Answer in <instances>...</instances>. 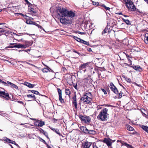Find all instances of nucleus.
I'll list each match as a JSON object with an SVG mask.
<instances>
[{"instance_id":"obj_1","label":"nucleus","mask_w":148,"mask_h":148,"mask_svg":"<svg viewBox=\"0 0 148 148\" xmlns=\"http://www.w3.org/2000/svg\"><path fill=\"white\" fill-rule=\"evenodd\" d=\"M75 16V12L71 11H68L63 8L59 7L57 9L56 17L58 18L66 16L72 17H74Z\"/></svg>"},{"instance_id":"obj_2","label":"nucleus","mask_w":148,"mask_h":148,"mask_svg":"<svg viewBox=\"0 0 148 148\" xmlns=\"http://www.w3.org/2000/svg\"><path fill=\"white\" fill-rule=\"evenodd\" d=\"M108 111V109L106 108H103L99 112V114L97 116V119L102 121L107 120L108 119V115L107 113Z\"/></svg>"},{"instance_id":"obj_3","label":"nucleus","mask_w":148,"mask_h":148,"mask_svg":"<svg viewBox=\"0 0 148 148\" xmlns=\"http://www.w3.org/2000/svg\"><path fill=\"white\" fill-rule=\"evenodd\" d=\"M80 100L81 101H82L85 104H91L92 103V99H90L89 97H87L84 95H83V97L81 98Z\"/></svg>"},{"instance_id":"obj_4","label":"nucleus","mask_w":148,"mask_h":148,"mask_svg":"<svg viewBox=\"0 0 148 148\" xmlns=\"http://www.w3.org/2000/svg\"><path fill=\"white\" fill-rule=\"evenodd\" d=\"M79 117L81 121L85 123H88L90 121V119L89 116L80 115Z\"/></svg>"},{"instance_id":"obj_5","label":"nucleus","mask_w":148,"mask_h":148,"mask_svg":"<svg viewBox=\"0 0 148 148\" xmlns=\"http://www.w3.org/2000/svg\"><path fill=\"white\" fill-rule=\"evenodd\" d=\"M112 140L109 138H105L103 141V142L106 144L108 147H110L112 145Z\"/></svg>"},{"instance_id":"obj_6","label":"nucleus","mask_w":148,"mask_h":148,"mask_svg":"<svg viewBox=\"0 0 148 148\" xmlns=\"http://www.w3.org/2000/svg\"><path fill=\"white\" fill-rule=\"evenodd\" d=\"M13 47H16L18 48L25 49L28 47V45H27L22 44L20 43H16L15 45Z\"/></svg>"},{"instance_id":"obj_7","label":"nucleus","mask_w":148,"mask_h":148,"mask_svg":"<svg viewBox=\"0 0 148 148\" xmlns=\"http://www.w3.org/2000/svg\"><path fill=\"white\" fill-rule=\"evenodd\" d=\"M57 90L59 95V100L61 103H63L64 102V101L62 97V91L60 88H58Z\"/></svg>"},{"instance_id":"obj_8","label":"nucleus","mask_w":148,"mask_h":148,"mask_svg":"<svg viewBox=\"0 0 148 148\" xmlns=\"http://www.w3.org/2000/svg\"><path fill=\"white\" fill-rule=\"evenodd\" d=\"M1 95H4L5 96V97H5L4 96H3V97H4L5 99H6V100H8L9 99V98H10V97H9V95L8 93H6L4 91H0V96H1Z\"/></svg>"},{"instance_id":"obj_9","label":"nucleus","mask_w":148,"mask_h":148,"mask_svg":"<svg viewBox=\"0 0 148 148\" xmlns=\"http://www.w3.org/2000/svg\"><path fill=\"white\" fill-rule=\"evenodd\" d=\"M129 7H128L127 8L130 11H134L136 10V8L135 5L132 2V3L130 5Z\"/></svg>"},{"instance_id":"obj_10","label":"nucleus","mask_w":148,"mask_h":148,"mask_svg":"<svg viewBox=\"0 0 148 148\" xmlns=\"http://www.w3.org/2000/svg\"><path fill=\"white\" fill-rule=\"evenodd\" d=\"M60 17L59 18H60V21L61 23L62 24H66L67 23V22L69 20L67 18H61Z\"/></svg>"},{"instance_id":"obj_11","label":"nucleus","mask_w":148,"mask_h":148,"mask_svg":"<svg viewBox=\"0 0 148 148\" xmlns=\"http://www.w3.org/2000/svg\"><path fill=\"white\" fill-rule=\"evenodd\" d=\"M90 63L89 62H88L83 64H82L79 66V69L82 70L84 68H86L88 66V65Z\"/></svg>"},{"instance_id":"obj_12","label":"nucleus","mask_w":148,"mask_h":148,"mask_svg":"<svg viewBox=\"0 0 148 148\" xmlns=\"http://www.w3.org/2000/svg\"><path fill=\"white\" fill-rule=\"evenodd\" d=\"M7 84H8L10 85V86L13 88H14L15 89L18 90V87L16 85L12 83L7 81L6 83Z\"/></svg>"},{"instance_id":"obj_13","label":"nucleus","mask_w":148,"mask_h":148,"mask_svg":"<svg viewBox=\"0 0 148 148\" xmlns=\"http://www.w3.org/2000/svg\"><path fill=\"white\" fill-rule=\"evenodd\" d=\"M132 67L136 71L139 72H141L142 71V69L139 65L134 66Z\"/></svg>"},{"instance_id":"obj_14","label":"nucleus","mask_w":148,"mask_h":148,"mask_svg":"<svg viewBox=\"0 0 148 148\" xmlns=\"http://www.w3.org/2000/svg\"><path fill=\"white\" fill-rule=\"evenodd\" d=\"M24 84L29 88H33L35 86V85L32 84L27 82H25L24 83Z\"/></svg>"},{"instance_id":"obj_15","label":"nucleus","mask_w":148,"mask_h":148,"mask_svg":"<svg viewBox=\"0 0 148 148\" xmlns=\"http://www.w3.org/2000/svg\"><path fill=\"white\" fill-rule=\"evenodd\" d=\"M124 1L125 2L127 8L128 6L129 7V5H130L132 2L131 0H124Z\"/></svg>"},{"instance_id":"obj_16","label":"nucleus","mask_w":148,"mask_h":148,"mask_svg":"<svg viewBox=\"0 0 148 148\" xmlns=\"http://www.w3.org/2000/svg\"><path fill=\"white\" fill-rule=\"evenodd\" d=\"M91 144L88 142H85L83 145V148H89Z\"/></svg>"},{"instance_id":"obj_17","label":"nucleus","mask_w":148,"mask_h":148,"mask_svg":"<svg viewBox=\"0 0 148 148\" xmlns=\"http://www.w3.org/2000/svg\"><path fill=\"white\" fill-rule=\"evenodd\" d=\"M49 128L53 131L55 132L56 133L58 134L60 136L62 135L60 134L59 130L58 129H55V128H53L52 127H49Z\"/></svg>"},{"instance_id":"obj_18","label":"nucleus","mask_w":148,"mask_h":148,"mask_svg":"<svg viewBox=\"0 0 148 148\" xmlns=\"http://www.w3.org/2000/svg\"><path fill=\"white\" fill-rule=\"evenodd\" d=\"M80 129L84 132L87 134V132L88 130L87 129L86 127L84 126H82L81 127Z\"/></svg>"},{"instance_id":"obj_19","label":"nucleus","mask_w":148,"mask_h":148,"mask_svg":"<svg viewBox=\"0 0 148 148\" xmlns=\"http://www.w3.org/2000/svg\"><path fill=\"white\" fill-rule=\"evenodd\" d=\"M84 95L86 97H89L90 99H92V96L91 93L89 92H88L87 93H85Z\"/></svg>"},{"instance_id":"obj_20","label":"nucleus","mask_w":148,"mask_h":148,"mask_svg":"<svg viewBox=\"0 0 148 148\" xmlns=\"http://www.w3.org/2000/svg\"><path fill=\"white\" fill-rule=\"evenodd\" d=\"M36 123L38 124V126L40 127H42L45 125V122L44 121H37Z\"/></svg>"},{"instance_id":"obj_21","label":"nucleus","mask_w":148,"mask_h":148,"mask_svg":"<svg viewBox=\"0 0 148 148\" xmlns=\"http://www.w3.org/2000/svg\"><path fill=\"white\" fill-rule=\"evenodd\" d=\"M96 133V132L93 130H88L87 134H92V135H95Z\"/></svg>"},{"instance_id":"obj_22","label":"nucleus","mask_w":148,"mask_h":148,"mask_svg":"<svg viewBox=\"0 0 148 148\" xmlns=\"http://www.w3.org/2000/svg\"><path fill=\"white\" fill-rule=\"evenodd\" d=\"M27 96L28 98H30L31 99H33V100H35L36 99V97L33 94H32L31 95H27Z\"/></svg>"},{"instance_id":"obj_23","label":"nucleus","mask_w":148,"mask_h":148,"mask_svg":"<svg viewBox=\"0 0 148 148\" xmlns=\"http://www.w3.org/2000/svg\"><path fill=\"white\" fill-rule=\"evenodd\" d=\"M144 42L146 44H148V33H146L145 35Z\"/></svg>"},{"instance_id":"obj_24","label":"nucleus","mask_w":148,"mask_h":148,"mask_svg":"<svg viewBox=\"0 0 148 148\" xmlns=\"http://www.w3.org/2000/svg\"><path fill=\"white\" fill-rule=\"evenodd\" d=\"M141 127L143 130L148 133V127L147 126L143 125H142Z\"/></svg>"},{"instance_id":"obj_25","label":"nucleus","mask_w":148,"mask_h":148,"mask_svg":"<svg viewBox=\"0 0 148 148\" xmlns=\"http://www.w3.org/2000/svg\"><path fill=\"white\" fill-rule=\"evenodd\" d=\"M109 87L112 91H113L114 89L116 88V87L112 82L110 83Z\"/></svg>"},{"instance_id":"obj_26","label":"nucleus","mask_w":148,"mask_h":148,"mask_svg":"<svg viewBox=\"0 0 148 148\" xmlns=\"http://www.w3.org/2000/svg\"><path fill=\"white\" fill-rule=\"evenodd\" d=\"M126 128L129 131H132L134 130V128L129 125H127Z\"/></svg>"},{"instance_id":"obj_27","label":"nucleus","mask_w":148,"mask_h":148,"mask_svg":"<svg viewBox=\"0 0 148 148\" xmlns=\"http://www.w3.org/2000/svg\"><path fill=\"white\" fill-rule=\"evenodd\" d=\"M40 132L41 133H42L44 135L47 137L48 138V134L45 131L42 129H40Z\"/></svg>"},{"instance_id":"obj_28","label":"nucleus","mask_w":148,"mask_h":148,"mask_svg":"<svg viewBox=\"0 0 148 148\" xmlns=\"http://www.w3.org/2000/svg\"><path fill=\"white\" fill-rule=\"evenodd\" d=\"M65 92L66 95H68L69 96L71 93V92L69 88H67L65 89Z\"/></svg>"},{"instance_id":"obj_29","label":"nucleus","mask_w":148,"mask_h":148,"mask_svg":"<svg viewBox=\"0 0 148 148\" xmlns=\"http://www.w3.org/2000/svg\"><path fill=\"white\" fill-rule=\"evenodd\" d=\"M122 77L125 79V80L127 82H131V80L129 78L127 77L125 75H123L122 76Z\"/></svg>"},{"instance_id":"obj_30","label":"nucleus","mask_w":148,"mask_h":148,"mask_svg":"<svg viewBox=\"0 0 148 148\" xmlns=\"http://www.w3.org/2000/svg\"><path fill=\"white\" fill-rule=\"evenodd\" d=\"M31 92L33 93H34L36 95H40L41 96H43V95H41L39 93V92L35 90H31Z\"/></svg>"},{"instance_id":"obj_31","label":"nucleus","mask_w":148,"mask_h":148,"mask_svg":"<svg viewBox=\"0 0 148 148\" xmlns=\"http://www.w3.org/2000/svg\"><path fill=\"white\" fill-rule=\"evenodd\" d=\"M48 68H44L42 70V71L44 73H47L49 71V68L48 67Z\"/></svg>"},{"instance_id":"obj_32","label":"nucleus","mask_w":148,"mask_h":148,"mask_svg":"<svg viewBox=\"0 0 148 148\" xmlns=\"http://www.w3.org/2000/svg\"><path fill=\"white\" fill-rule=\"evenodd\" d=\"M81 43H82L85 45H87L88 46L89 45V43L87 41H86L83 40H82L80 42Z\"/></svg>"},{"instance_id":"obj_33","label":"nucleus","mask_w":148,"mask_h":148,"mask_svg":"<svg viewBox=\"0 0 148 148\" xmlns=\"http://www.w3.org/2000/svg\"><path fill=\"white\" fill-rule=\"evenodd\" d=\"M3 140L4 141H6V142L10 143V142L12 141V140H11L10 139L6 137L4 138Z\"/></svg>"},{"instance_id":"obj_34","label":"nucleus","mask_w":148,"mask_h":148,"mask_svg":"<svg viewBox=\"0 0 148 148\" xmlns=\"http://www.w3.org/2000/svg\"><path fill=\"white\" fill-rule=\"evenodd\" d=\"M73 38L75 40H76L77 41H78L80 42L81 40H82L81 39H80V38H79L75 36H74L73 37Z\"/></svg>"},{"instance_id":"obj_35","label":"nucleus","mask_w":148,"mask_h":148,"mask_svg":"<svg viewBox=\"0 0 148 148\" xmlns=\"http://www.w3.org/2000/svg\"><path fill=\"white\" fill-rule=\"evenodd\" d=\"M33 21L29 20H27L26 23L28 24H34Z\"/></svg>"},{"instance_id":"obj_36","label":"nucleus","mask_w":148,"mask_h":148,"mask_svg":"<svg viewBox=\"0 0 148 148\" xmlns=\"http://www.w3.org/2000/svg\"><path fill=\"white\" fill-rule=\"evenodd\" d=\"M122 19L123 20L124 22H125L126 23L127 25L130 24V21L128 19H125L123 18H122Z\"/></svg>"},{"instance_id":"obj_37","label":"nucleus","mask_w":148,"mask_h":148,"mask_svg":"<svg viewBox=\"0 0 148 148\" xmlns=\"http://www.w3.org/2000/svg\"><path fill=\"white\" fill-rule=\"evenodd\" d=\"M97 144L100 148H101L102 146H103V145H102V143L101 141L97 142Z\"/></svg>"},{"instance_id":"obj_38","label":"nucleus","mask_w":148,"mask_h":148,"mask_svg":"<svg viewBox=\"0 0 148 148\" xmlns=\"http://www.w3.org/2000/svg\"><path fill=\"white\" fill-rule=\"evenodd\" d=\"M34 8H31L30 10L29 11V12L32 13V14L33 13L34 14V15H35V14L36 13V12L34 11Z\"/></svg>"},{"instance_id":"obj_39","label":"nucleus","mask_w":148,"mask_h":148,"mask_svg":"<svg viewBox=\"0 0 148 148\" xmlns=\"http://www.w3.org/2000/svg\"><path fill=\"white\" fill-rule=\"evenodd\" d=\"M75 102H77L76 96L75 95L73 98V103Z\"/></svg>"},{"instance_id":"obj_40","label":"nucleus","mask_w":148,"mask_h":148,"mask_svg":"<svg viewBox=\"0 0 148 148\" xmlns=\"http://www.w3.org/2000/svg\"><path fill=\"white\" fill-rule=\"evenodd\" d=\"M101 6L103 7V8L106 10H109L110 9V8L106 7V5H101Z\"/></svg>"},{"instance_id":"obj_41","label":"nucleus","mask_w":148,"mask_h":148,"mask_svg":"<svg viewBox=\"0 0 148 148\" xmlns=\"http://www.w3.org/2000/svg\"><path fill=\"white\" fill-rule=\"evenodd\" d=\"M15 44H14V43H11L10 44V45H9V46L8 47V48H13V47H13V46H14L15 45Z\"/></svg>"},{"instance_id":"obj_42","label":"nucleus","mask_w":148,"mask_h":148,"mask_svg":"<svg viewBox=\"0 0 148 148\" xmlns=\"http://www.w3.org/2000/svg\"><path fill=\"white\" fill-rule=\"evenodd\" d=\"M108 28L107 27H105L104 30L103 31L102 33V34H105L107 32V31L108 30Z\"/></svg>"},{"instance_id":"obj_43","label":"nucleus","mask_w":148,"mask_h":148,"mask_svg":"<svg viewBox=\"0 0 148 148\" xmlns=\"http://www.w3.org/2000/svg\"><path fill=\"white\" fill-rule=\"evenodd\" d=\"M141 111L142 113L144 114L146 116H147L148 115V114H146L145 113V112H146V111L144 109H142L141 110Z\"/></svg>"},{"instance_id":"obj_44","label":"nucleus","mask_w":148,"mask_h":148,"mask_svg":"<svg viewBox=\"0 0 148 148\" xmlns=\"http://www.w3.org/2000/svg\"><path fill=\"white\" fill-rule=\"evenodd\" d=\"M116 94H117L118 93V91L116 87L112 91Z\"/></svg>"},{"instance_id":"obj_45","label":"nucleus","mask_w":148,"mask_h":148,"mask_svg":"<svg viewBox=\"0 0 148 148\" xmlns=\"http://www.w3.org/2000/svg\"><path fill=\"white\" fill-rule=\"evenodd\" d=\"M6 32L5 30L1 29V30H0V34H2L4 33H6Z\"/></svg>"},{"instance_id":"obj_46","label":"nucleus","mask_w":148,"mask_h":148,"mask_svg":"<svg viewBox=\"0 0 148 148\" xmlns=\"http://www.w3.org/2000/svg\"><path fill=\"white\" fill-rule=\"evenodd\" d=\"M73 105L75 107L76 109L77 108V102H75L73 103Z\"/></svg>"},{"instance_id":"obj_47","label":"nucleus","mask_w":148,"mask_h":148,"mask_svg":"<svg viewBox=\"0 0 148 148\" xmlns=\"http://www.w3.org/2000/svg\"><path fill=\"white\" fill-rule=\"evenodd\" d=\"M93 4L95 5H99V3L97 2H92Z\"/></svg>"},{"instance_id":"obj_48","label":"nucleus","mask_w":148,"mask_h":148,"mask_svg":"<svg viewBox=\"0 0 148 148\" xmlns=\"http://www.w3.org/2000/svg\"><path fill=\"white\" fill-rule=\"evenodd\" d=\"M101 90L105 95H106L107 94L106 91L104 89L101 88Z\"/></svg>"},{"instance_id":"obj_49","label":"nucleus","mask_w":148,"mask_h":148,"mask_svg":"<svg viewBox=\"0 0 148 148\" xmlns=\"http://www.w3.org/2000/svg\"><path fill=\"white\" fill-rule=\"evenodd\" d=\"M0 82L1 83L5 85H6L7 83L6 82H4L2 80H1L0 79Z\"/></svg>"},{"instance_id":"obj_50","label":"nucleus","mask_w":148,"mask_h":148,"mask_svg":"<svg viewBox=\"0 0 148 148\" xmlns=\"http://www.w3.org/2000/svg\"><path fill=\"white\" fill-rule=\"evenodd\" d=\"M77 85V84H73V86L75 88V89L77 90H78Z\"/></svg>"},{"instance_id":"obj_51","label":"nucleus","mask_w":148,"mask_h":148,"mask_svg":"<svg viewBox=\"0 0 148 148\" xmlns=\"http://www.w3.org/2000/svg\"><path fill=\"white\" fill-rule=\"evenodd\" d=\"M39 140L40 141L44 143H46L45 141L41 138H39Z\"/></svg>"},{"instance_id":"obj_52","label":"nucleus","mask_w":148,"mask_h":148,"mask_svg":"<svg viewBox=\"0 0 148 148\" xmlns=\"http://www.w3.org/2000/svg\"><path fill=\"white\" fill-rule=\"evenodd\" d=\"M77 33L79 34H80L81 35H83L86 34V33L85 32H81L79 31H77Z\"/></svg>"},{"instance_id":"obj_53","label":"nucleus","mask_w":148,"mask_h":148,"mask_svg":"<svg viewBox=\"0 0 148 148\" xmlns=\"http://www.w3.org/2000/svg\"><path fill=\"white\" fill-rule=\"evenodd\" d=\"M128 144L127 143H125V142H123V143H122V146H123V145H125V146H126V147L127 146V145H128Z\"/></svg>"},{"instance_id":"obj_54","label":"nucleus","mask_w":148,"mask_h":148,"mask_svg":"<svg viewBox=\"0 0 148 148\" xmlns=\"http://www.w3.org/2000/svg\"><path fill=\"white\" fill-rule=\"evenodd\" d=\"M126 147H127V148H133L131 145L129 144H128L127 145Z\"/></svg>"},{"instance_id":"obj_55","label":"nucleus","mask_w":148,"mask_h":148,"mask_svg":"<svg viewBox=\"0 0 148 148\" xmlns=\"http://www.w3.org/2000/svg\"><path fill=\"white\" fill-rule=\"evenodd\" d=\"M4 24H5V23H0V29H2V28L3 26L2 25Z\"/></svg>"},{"instance_id":"obj_56","label":"nucleus","mask_w":148,"mask_h":148,"mask_svg":"<svg viewBox=\"0 0 148 148\" xmlns=\"http://www.w3.org/2000/svg\"><path fill=\"white\" fill-rule=\"evenodd\" d=\"M122 97V95L121 93V92L119 93V98H121Z\"/></svg>"},{"instance_id":"obj_57","label":"nucleus","mask_w":148,"mask_h":148,"mask_svg":"<svg viewBox=\"0 0 148 148\" xmlns=\"http://www.w3.org/2000/svg\"><path fill=\"white\" fill-rule=\"evenodd\" d=\"M38 27L39 28H40L41 29H43V30L45 31L44 30V29H43V28H42V27L40 25H38Z\"/></svg>"},{"instance_id":"obj_58","label":"nucleus","mask_w":148,"mask_h":148,"mask_svg":"<svg viewBox=\"0 0 148 148\" xmlns=\"http://www.w3.org/2000/svg\"><path fill=\"white\" fill-rule=\"evenodd\" d=\"M72 51L74 52L77 53L78 54H79V53L75 51V49H73Z\"/></svg>"},{"instance_id":"obj_59","label":"nucleus","mask_w":148,"mask_h":148,"mask_svg":"<svg viewBox=\"0 0 148 148\" xmlns=\"http://www.w3.org/2000/svg\"><path fill=\"white\" fill-rule=\"evenodd\" d=\"M87 50L89 52L92 51V50L91 48H88L87 49Z\"/></svg>"},{"instance_id":"obj_60","label":"nucleus","mask_w":148,"mask_h":148,"mask_svg":"<svg viewBox=\"0 0 148 148\" xmlns=\"http://www.w3.org/2000/svg\"><path fill=\"white\" fill-rule=\"evenodd\" d=\"M78 55H79L80 56H85L86 55L85 54H84L83 53H79Z\"/></svg>"},{"instance_id":"obj_61","label":"nucleus","mask_w":148,"mask_h":148,"mask_svg":"<svg viewBox=\"0 0 148 148\" xmlns=\"http://www.w3.org/2000/svg\"><path fill=\"white\" fill-rule=\"evenodd\" d=\"M15 143H16V142L15 141L12 140L10 142L11 143L14 144H15Z\"/></svg>"},{"instance_id":"obj_62","label":"nucleus","mask_w":148,"mask_h":148,"mask_svg":"<svg viewBox=\"0 0 148 148\" xmlns=\"http://www.w3.org/2000/svg\"><path fill=\"white\" fill-rule=\"evenodd\" d=\"M18 103H22L23 104H24L23 102V101H18Z\"/></svg>"},{"instance_id":"obj_63","label":"nucleus","mask_w":148,"mask_h":148,"mask_svg":"<svg viewBox=\"0 0 148 148\" xmlns=\"http://www.w3.org/2000/svg\"><path fill=\"white\" fill-rule=\"evenodd\" d=\"M23 51H25V52H27V51H30V49H28V50H22Z\"/></svg>"},{"instance_id":"obj_64","label":"nucleus","mask_w":148,"mask_h":148,"mask_svg":"<svg viewBox=\"0 0 148 148\" xmlns=\"http://www.w3.org/2000/svg\"><path fill=\"white\" fill-rule=\"evenodd\" d=\"M148 4V0H144Z\"/></svg>"}]
</instances>
